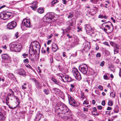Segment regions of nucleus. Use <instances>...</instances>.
Masks as SVG:
<instances>
[{
    "mask_svg": "<svg viewBox=\"0 0 121 121\" xmlns=\"http://www.w3.org/2000/svg\"><path fill=\"white\" fill-rule=\"evenodd\" d=\"M56 19V17L52 13H48L44 17L43 21L44 22L51 23L54 22Z\"/></svg>",
    "mask_w": 121,
    "mask_h": 121,
    "instance_id": "obj_2",
    "label": "nucleus"
},
{
    "mask_svg": "<svg viewBox=\"0 0 121 121\" xmlns=\"http://www.w3.org/2000/svg\"><path fill=\"white\" fill-rule=\"evenodd\" d=\"M112 25H113L111 22L108 21L102 24V27L103 29L104 28L112 27Z\"/></svg>",
    "mask_w": 121,
    "mask_h": 121,
    "instance_id": "obj_14",
    "label": "nucleus"
},
{
    "mask_svg": "<svg viewBox=\"0 0 121 121\" xmlns=\"http://www.w3.org/2000/svg\"><path fill=\"white\" fill-rule=\"evenodd\" d=\"M96 56L97 57H99L101 56V54L99 53H98L97 54Z\"/></svg>",
    "mask_w": 121,
    "mask_h": 121,
    "instance_id": "obj_47",
    "label": "nucleus"
},
{
    "mask_svg": "<svg viewBox=\"0 0 121 121\" xmlns=\"http://www.w3.org/2000/svg\"><path fill=\"white\" fill-rule=\"evenodd\" d=\"M32 48L34 47L36 48V50L39 51L40 48V46L39 43L37 41H34L31 43Z\"/></svg>",
    "mask_w": 121,
    "mask_h": 121,
    "instance_id": "obj_9",
    "label": "nucleus"
},
{
    "mask_svg": "<svg viewBox=\"0 0 121 121\" xmlns=\"http://www.w3.org/2000/svg\"><path fill=\"white\" fill-rule=\"evenodd\" d=\"M85 26V29L87 33L88 34L89 33H92V31L93 30L91 28L90 25V24H87Z\"/></svg>",
    "mask_w": 121,
    "mask_h": 121,
    "instance_id": "obj_15",
    "label": "nucleus"
},
{
    "mask_svg": "<svg viewBox=\"0 0 121 121\" xmlns=\"http://www.w3.org/2000/svg\"><path fill=\"white\" fill-rule=\"evenodd\" d=\"M5 117L2 112H0V121H4Z\"/></svg>",
    "mask_w": 121,
    "mask_h": 121,
    "instance_id": "obj_24",
    "label": "nucleus"
},
{
    "mask_svg": "<svg viewBox=\"0 0 121 121\" xmlns=\"http://www.w3.org/2000/svg\"><path fill=\"white\" fill-rule=\"evenodd\" d=\"M84 48L83 49L84 51H86L89 50L90 47V43L89 42H86L84 43L83 44Z\"/></svg>",
    "mask_w": 121,
    "mask_h": 121,
    "instance_id": "obj_16",
    "label": "nucleus"
},
{
    "mask_svg": "<svg viewBox=\"0 0 121 121\" xmlns=\"http://www.w3.org/2000/svg\"><path fill=\"white\" fill-rule=\"evenodd\" d=\"M1 58L3 60L5 61V63H10L11 61V58L10 56L6 54H4L1 55Z\"/></svg>",
    "mask_w": 121,
    "mask_h": 121,
    "instance_id": "obj_6",
    "label": "nucleus"
},
{
    "mask_svg": "<svg viewBox=\"0 0 121 121\" xmlns=\"http://www.w3.org/2000/svg\"><path fill=\"white\" fill-rule=\"evenodd\" d=\"M30 57L32 58H34V59H35L36 58V54H33L32 55H30V56H29Z\"/></svg>",
    "mask_w": 121,
    "mask_h": 121,
    "instance_id": "obj_38",
    "label": "nucleus"
},
{
    "mask_svg": "<svg viewBox=\"0 0 121 121\" xmlns=\"http://www.w3.org/2000/svg\"><path fill=\"white\" fill-rule=\"evenodd\" d=\"M111 45L112 46L114 47V48L117 49H119L120 47L119 45L117 44L114 42H111L110 43Z\"/></svg>",
    "mask_w": 121,
    "mask_h": 121,
    "instance_id": "obj_22",
    "label": "nucleus"
},
{
    "mask_svg": "<svg viewBox=\"0 0 121 121\" xmlns=\"http://www.w3.org/2000/svg\"><path fill=\"white\" fill-rule=\"evenodd\" d=\"M98 0H91L90 2L92 3L96 4L97 3Z\"/></svg>",
    "mask_w": 121,
    "mask_h": 121,
    "instance_id": "obj_37",
    "label": "nucleus"
},
{
    "mask_svg": "<svg viewBox=\"0 0 121 121\" xmlns=\"http://www.w3.org/2000/svg\"><path fill=\"white\" fill-rule=\"evenodd\" d=\"M55 111L58 115L63 117L67 121H74L73 116L66 105L61 103H58L55 109Z\"/></svg>",
    "mask_w": 121,
    "mask_h": 121,
    "instance_id": "obj_1",
    "label": "nucleus"
},
{
    "mask_svg": "<svg viewBox=\"0 0 121 121\" xmlns=\"http://www.w3.org/2000/svg\"><path fill=\"white\" fill-rule=\"evenodd\" d=\"M57 0H54L51 3V6L53 7V6L54 4L56 3L57 2Z\"/></svg>",
    "mask_w": 121,
    "mask_h": 121,
    "instance_id": "obj_30",
    "label": "nucleus"
},
{
    "mask_svg": "<svg viewBox=\"0 0 121 121\" xmlns=\"http://www.w3.org/2000/svg\"><path fill=\"white\" fill-rule=\"evenodd\" d=\"M44 92L45 94L46 95H48L49 93L48 90L46 89L44 90Z\"/></svg>",
    "mask_w": 121,
    "mask_h": 121,
    "instance_id": "obj_46",
    "label": "nucleus"
},
{
    "mask_svg": "<svg viewBox=\"0 0 121 121\" xmlns=\"http://www.w3.org/2000/svg\"><path fill=\"white\" fill-rule=\"evenodd\" d=\"M88 34L90 35L91 37H95L96 34L93 32V30L92 31V33H89Z\"/></svg>",
    "mask_w": 121,
    "mask_h": 121,
    "instance_id": "obj_29",
    "label": "nucleus"
},
{
    "mask_svg": "<svg viewBox=\"0 0 121 121\" xmlns=\"http://www.w3.org/2000/svg\"><path fill=\"white\" fill-rule=\"evenodd\" d=\"M119 52V50L118 49L114 48V54H116L118 53Z\"/></svg>",
    "mask_w": 121,
    "mask_h": 121,
    "instance_id": "obj_41",
    "label": "nucleus"
},
{
    "mask_svg": "<svg viewBox=\"0 0 121 121\" xmlns=\"http://www.w3.org/2000/svg\"><path fill=\"white\" fill-rule=\"evenodd\" d=\"M31 80L32 81H34L35 83H36L38 81V80H37L35 78H32L31 79Z\"/></svg>",
    "mask_w": 121,
    "mask_h": 121,
    "instance_id": "obj_48",
    "label": "nucleus"
},
{
    "mask_svg": "<svg viewBox=\"0 0 121 121\" xmlns=\"http://www.w3.org/2000/svg\"><path fill=\"white\" fill-rule=\"evenodd\" d=\"M8 85V84L7 82H5L2 85V86L3 87L5 86L6 87Z\"/></svg>",
    "mask_w": 121,
    "mask_h": 121,
    "instance_id": "obj_35",
    "label": "nucleus"
},
{
    "mask_svg": "<svg viewBox=\"0 0 121 121\" xmlns=\"http://www.w3.org/2000/svg\"><path fill=\"white\" fill-rule=\"evenodd\" d=\"M114 111L116 113H118L119 111L117 108V107L115 108L114 110Z\"/></svg>",
    "mask_w": 121,
    "mask_h": 121,
    "instance_id": "obj_44",
    "label": "nucleus"
},
{
    "mask_svg": "<svg viewBox=\"0 0 121 121\" xmlns=\"http://www.w3.org/2000/svg\"><path fill=\"white\" fill-rule=\"evenodd\" d=\"M9 47L10 50L14 52H20L22 48V46L20 43H17L15 42L10 43Z\"/></svg>",
    "mask_w": 121,
    "mask_h": 121,
    "instance_id": "obj_3",
    "label": "nucleus"
},
{
    "mask_svg": "<svg viewBox=\"0 0 121 121\" xmlns=\"http://www.w3.org/2000/svg\"><path fill=\"white\" fill-rule=\"evenodd\" d=\"M68 99L69 104L70 105L73 106H77V103L75 102L74 99L69 95L68 96Z\"/></svg>",
    "mask_w": 121,
    "mask_h": 121,
    "instance_id": "obj_11",
    "label": "nucleus"
},
{
    "mask_svg": "<svg viewBox=\"0 0 121 121\" xmlns=\"http://www.w3.org/2000/svg\"><path fill=\"white\" fill-rule=\"evenodd\" d=\"M22 24L26 27H30V22L29 20L28 19H24L22 21Z\"/></svg>",
    "mask_w": 121,
    "mask_h": 121,
    "instance_id": "obj_12",
    "label": "nucleus"
},
{
    "mask_svg": "<svg viewBox=\"0 0 121 121\" xmlns=\"http://www.w3.org/2000/svg\"><path fill=\"white\" fill-rule=\"evenodd\" d=\"M12 15V13L9 12H4L1 13L0 14V18L5 20L10 17Z\"/></svg>",
    "mask_w": 121,
    "mask_h": 121,
    "instance_id": "obj_4",
    "label": "nucleus"
},
{
    "mask_svg": "<svg viewBox=\"0 0 121 121\" xmlns=\"http://www.w3.org/2000/svg\"><path fill=\"white\" fill-rule=\"evenodd\" d=\"M104 45H107L108 46H110L108 44V42H104Z\"/></svg>",
    "mask_w": 121,
    "mask_h": 121,
    "instance_id": "obj_59",
    "label": "nucleus"
},
{
    "mask_svg": "<svg viewBox=\"0 0 121 121\" xmlns=\"http://www.w3.org/2000/svg\"><path fill=\"white\" fill-rule=\"evenodd\" d=\"M37 50H36V49L35 50L34 49L32 48V49H30L29 50V53L30 55L36 54Z\"/></svg>",
    "mask_w": 121,
    "mask_h": 121,
    "instance_id": "obj_19",
    "label": "nucleus"
},
{
    "mask_svg": "<svg viewBox=\"0 0 121 121\" xmlns=\"http://www.w3.org/2000/svg\"><path fill=\"white\" fill-rule=\"evenodd\" d=\"M17 26L16 22L14 21H12L8 24L7 25V28L8 29H12L16 27Z\"/></svg>",
    "mask_w": 121,
    "mask_h": 121,
    "instance_id": "obj_8",
    "label": "nucleus"
},
{
    "mask_svg": "<svg viewBox=\"0 0 121 121\" xmlns=\"http://www.w3.org/2000/svg\"><path fill=\"white\" fill-rule=\"evenodd\" d=\"M63 8L61 7V6H59L56 9V10L59 11L60 10H62L63 9Z\"/></svg>",
    "mask_w": 121,
    "mask_h": 121,
    "instance_id": "obj_39",
    "label": "nucleus"
},
{
    "mask_svg": "<svg viewBox=\"0 0 121 121\" xmlns=\"http://www.w3.org/2000/svg\"><path fill=\"white\" fill-rule=\"evenodd\" d=\"M61 77L64 82H70L72 81L71 78L69 76L66 75L61 76Z\"/></svg>",
    "mask_w": 121,
    "mask_h": 121,
    "instance_id": "obj_10",
    "label": "nucleus"
},
{
    "mask_svg": "<svg viewBox=\"0 0 121 121\" xmlns=\"http://www.w3.org/2000/svg\"><path fill=\"white\" fill-rule=\"evenodd\" d=\"M29 58L31 61L32 62H34V61L35 59H34V58H32L30 56H29Z\"/></svg>",
    "mask_w": 121,
    "mask_h": 121,
    "instance_id": "obj_61",
    "label": "nucleus"
},
{
    "mask_svg": "<svg viewBox=\"0 0 121 121\" xmlns=\"http://www.w3.org/2000/svg\"><path fill=\"white\" fill-rule=\"evenodd\" d=\"M101 104L103 106H104L105 105V100H103L101 102Z\"/></svg>",
    "mask_w": 121,
    "mask_h": 121,
    "instance_id": "obj_52",
    "label": "nucleus"
},
{
    "mask_svg": "<svg viewBox=\"0 0 121 121\" xmlns=\"http://www.w3.org/2000/svg\"><path fill=\"white\" fill-rule=\"evenodd\" d=\"M73 16V13L72 12L69 13V15L68 16V18H71Z\"/></svg>",
    "mask_w": 121,
    "mask_h": 121,
    "instance_id": "obj_34",
    "label": "nucleus"
},
{
    "mask_svg": "<svg viewBox=\"0 0 121 121\" xmlns=\"http://www.w3.org/2000/svg\"><path fill=\"white\" fill-rule=\"evenodd\" d=\"M52 40H48L47 42V44L48 45H49L50 43L51 42Z\"/></svg>",
    "mask_w": 121,
    "mask_h": 121,
    "instance_id": "obj_64",
    "label": "nucleus"
},
{
    "mask_svg": "<svg viewBox=\"0 0 121 121\" xmlns=\"http://www.w3.org/2000/svg\"><path fill=\"white\" fill-rule=\"evenodd\" d=\"M98 88L100 89V90H103V87L101 85L99 86H98Z\"/></svg>",
    "mask_w": 121,
    "mask_h": 121,
    "instance_id": "obj_54",
    "label": "nucleus"
},
{
    "mask_svg": "<svg viewBox=\"0 0 121 121\" xmlns=\"http://www.w3.org/2000/svg\"><path fill=\"white\" fill-rule=\"evenodd\" d=\"M9 97L7 96L6 99V104H7V103H8V100H9Z\"/></svg>",
    "mask_w": 121,
    "mask_h": 121,
    "instance_id": "obj_56",
    "label": "nucleus"
},
{
    "mask_svg": "<svg viewBox=\"0 0 121 121\" xmlns=\"http://www.w3.org/2000/svg\"><path fill=\"white\" fill-rule=\"evenodd\" d=\"M108 104L110 106H112L113 105V103L111 101H109L108 103Z\"/></svg>",
    "mask_w": 121,
    "mask_h": 121,
    "instance_id": "obj_36",
    "label": "nucleus"
},
{
    "mask_svg": "<svg viewBox=\"0 0 121 121\" xmlns=\"http://www.w3.org/2000/svg\"><path fill=\"white\" fill-rule=\"evenodd\" d=\"M86 15L87 16H88L89 17H91V16L93 15L92 14H91L90 13H87V14H86Z\"/></svg>",
    "mask_w": 121,
    "mask_h": 121,
    "instance_id": "obj_53",
    "label": "nucleus"
},
{
    "mask_svg": "<svg viewBox=\"0 0 121 121\" xmlns=\"http://www.w3.org/2000/svg\"><path fill=\"white\" fill-rule=\"evenodd\" d=\"M18 32H17L15 34V36L16 37V38H17L18 37Z\"/></svg>",
    "mask_w": 121,
    "mask_h": 121,
    "instance_id": "obj_55",
    "label": "nucleus"
},
{
    "mask_svg": "<svg viewBox=\"0 0 121 121\" xmlns=\"http://www.w3.org/2000/svg\"><path fill=\"white\" fill-rule=\"evenodd\" d=\"M110 97L113 98L115 97V94L113 92H112L110 94Z\"/></svg>",
    "mask_w": 121,
    "mask_h": 121,
    "instance_id": "obj_32",
    "label": "nucleus"
},
{
    "mask_svg": "<svg viewBox=\"0 0 121 121\" xmlns=\"http://www.w3.org/2000/svg\"><path fill=\"white\" fill-rule=\"evenodd\" d=\"M30 7L33 10H35L37 9L38 7L37 6H30Z\"/></svg>",
    "mask_w": 121,
    "mask_h": 121,
    "instance_id": "obj_33",
    "label": "nucleus"
},
{
    "mask_svg": "<svg viewBox=\"0 0 121 121\" xmlns=\"http://www.w3.org/2000/svg\"><path fill=\"white\" fill-rule=\"evenodd\" d=\"M62 30L63 31V34L64 35L67 32L68 30L67 29H65L64 30L63 29H62Z\"/></svg>",
    "mask_w": 121,
    "mask_h": 121,
    "instance_id": "obj_40",
    "label": "nucleus"
},
{
    "mask_svg": "<svg viewBox=\"0 0 121 121\" xmlns=\"http://www.w3.org/2000/svg\"><path fill=\"white\" fill-rule=\"evenodd\" d=\"M63 56L64 57H66V53L65 52H64L62 53Z\"/></svg>",
    "mask_w": 121,
    "mask_h": 121,
    "instance_id": "obj_63",
    "label": "nucleus"
},
{
    "mask_svg": "<svg viewBox=\"0 0 121 121\" xmlns=\"http://www.w3.org/2000/svg\"><path fill=\"white\" fill-rule=\"evenodd\" d=\"M72 72L76 78L78 80L81 79V75L78 69L75 68L73 69Z\"/></svg>",
    "mask_w": 121,
    "mask_h": 121,
    "instance_id": "obj_5",
    "label": "nucleus"
},
{
    "mask_svg": "<svg viewBox=\"0 0 121 121\" xmlns=\"http://www.w3.org/2000/svg\"><path fill=\"white\" fill-rule=\"evenodd\" d=\"M1 80L2 82H4V77H1Z\"/></svg>",
    "mask_w": 121,
    "mask_h": 121,
    "instance_id": "obj_62",
    "label": "nucleus"
},
{
    "mask_svg": "<svg viewBox=\"0 0 121 121\" xmlns=\"http://www.w3.org/2000/svg\"><path fill=\"white\" fill-rule=\"evenodd\" d=\"M23 62L25 63H28L29 62V61L28 59H26L23 60Z\"/></svg>",
    "mask_w": 121,
    "mask_h": 121,
    "instance_id": "obj_50",
    "label": "nucleus"
},
{
    "mask_svg": "<svg viewBox=\"0 0 121 121\" xmlns=\"http://www.w3.org/2000/svg\"><path fill=\"white\" fill-rule=\"evenodd\" d=\"M104 79H107L108 78V76L107 75H104Z\"/></svg>",
    "mask_w": 121,
    "mask_h": 121,
    "instance_id": "obj_57",
    "label": "nucleus"
},
{
    "mask_svg": "<svg viewBox=\"0 0 121 121\" xmlns=\"http://www.w3.org/2000/svg\"><path fill=\"white\" fill-rule=\"evenodd\" d=\"M9 91L11 92L12 93V95H14V93L13 91L12 90V89H10L9 90Z\"/></svg>",
    "mask_w": 121,
    "mask_h": 121,
    "instance_id": "obj_51",
    "label": "nucleus"
},
{
    "mask_svg": "<svg viewBox=\"0 0 121 121\" xmlns=\"http://www.w3.org/2000/svg\"><path fill=\"white\" fill-rule=\"evenodd\" d=\"M36 88L38 89H41L42 86V84L38 81L36 83H35Z\"/></svg>",
    "mask_w": 121,
    "mask_h": 121,
    "instance_id": "obj_20",
    "label": "nucleus"
},
{
    "mask_svg": "<svg viewBox=\"0 0 121 121\" xmlns=\"http://www.w3.org/2000/svg\"><path fill=\"white\" fill-rule=\"evenodd\" d=\"M18 73L20 75L26 76V73L25 71L22 69H19L17 71Z\"/></svg>",
    "mask_w": 121,
    "mask_h": 121,
    "instance_id": "obj_18",
    "label": "nucleus"
},
{
    "mask_svg": "<svg viewBox=\"0 0 121 121\" xmlns=\"http://www.w3.org/2000/svg\"><path fill=\"white\" fill-rule=\"evenodd\" d=\"M37 3L36 1H35L32 4V6H37Z\"/></svg>",
    "mask_w": 121,
    "mask_h": 121,
    "instance_id": "obj_42",
    "label": "nucleus"
},
{
    "mask_svg": "<svg viewBox=\"0 0 121 121\" xmlns=\"http://www.w3.org/2000/svg\"><path fill=\"white\" fill-rule=\"evenodd\" d=\"M73 23L71 22L70 21H68L66 22V25L68 26L67 29L68 31L73 30L74 28V26H73Z\"/></svg>",
    "mask_w": 121,
    "mask_h": 121,
    "instance_id": "obj_13",
    "label": "nucleus"
},
{
    "mask_svg": "<svg viewBox=\"0 0 121 121\" xmlns=\"http://www.w3.org/2000/svg\"><path fill=\"white\" fill-rule=\"evenodd\" d=\"M9 76H11L12 78L14 81H16V78L15 77L14 75L12 73L9 74Z\"/></svg>",
    "mask_w": 121,
    "mask_h": 121,
    "instance_id": "obj_28",
    "label": "nucleus"
},
{
    "mask_svg": "<svg viewBox=\"0 0 121 121\" xmlns=\"http://www.w3.org/2000/svg\"><path fill=\"white\" fill-rule=\"evenodd\" d=\"M84 97L85 96L84 93H82L81 94V98L83 99L84 98Z\"/></svg>",
    "mask_w": 121,
    "mask_h": 121,
    "instance_id": "obj_45",
    "label": "nucleus"
},
{
    "mask_svg": "<svg viewBox=\"0 0 121 121\" xmlns=\"http://www.w3.org/2000/svg\"><path fill=\"white\" fill-rule=\"evenodd\" d=\"M52 49L54 52H56L58 49L57 45L56 44H53L52 45Z\"/></svg>",
    "mask_w": 121,
    "mask_h": 121,
    "instance_id": "obj_21",
    "label": "nucleus"
},
{
    "mask_svg": "<svg viewBox=\"0 0 121 121\" xmlns=\"http://www.w3.org/2000/svg\"><path fill=\"white\" fill-rule=\"evenodd\" d=\"M82 31V27L81 26H78L77 27V32H81Z\"/></svg>",
    "mask_w": 121,
    "mask_h": 121,
    "instance_id": "obj_31",
    "label": "nucleus"
},
{
    "mask_svg": "<svg viewBox=\"0 0 121 121\" xmlns=\"http://www.w3.org/2000/svg\"><path fill=\"white\" fill-rule=\"evenodd\" d=\"M62 2L64 4H66L67 3L66 1L65 0H62Z\"/></svg>",
    "mask_w": 121,
    "mask_h": 121,
    "instance_id": "obj_60",
    "label": "nucleus"
},
{
    "mask_svg": "<svg viewBox=\"0 0 121 121\" xmlns=\"http://www.w3.org/2000/svg\"><path fill=\"white\" fill-rule=\"evenodd\" d=\"M103 29L105 32L107 33H109L112 32L113 31L114 27L113 25H112V27L104 28Z\"/></svg>",
    "mask_w": 121,
    "mask_h": 121,
    "instance_id": "obj_17",
    "label": "nucleus"
},
{
    "mask_svg": "<svg viewBox=\"0 0 121 121\" xmlns=\"http://www.w3.org/2000/svg\"><path fill=\"white\" fill-rule=\"evenodd\" d=\"M22 55L24 58H26V56H28V54H23Z\"/></svg>",
    "mask_w": 121,
    "mask_h": 121,
    "instance_id": "obj_58",
    "label": "nucleus"
},
{
    "mask_svg": "<svg viewBox=\"0 0 121 121\" xmlns=\"http://www.w3.org/2000/svg\"><path fill=\"white\" fill-rule=\"evenodd\" d=\"M52 80L55 84L59 85L60 83L55 78H52Z\"/></svg>",
    "mask_w": 121,
    "mask_h": 121,
    "instance_id": "obj_27",
    "label": "nucleus"
},
{
    "mask_svg": "<svg viewBox=\"0 0 121 121\" xmlns=\"http://www.w3.org/2000/svg\"><path fill=\"white\" fill-rule=\"evenodd\" d=\"M104 61H102L100 63V65L101 66H103L104 64Z\"/></svg>",
    "mask_w": 121,
    "mask_h": 121,
    "instance_id": "obj_49",
    "label": "nucleus"
},
{
    "mask_svg": "<svg viewBox=\"0 0 121 121\" xmlns=\"http://www.w3.org/2000/svg\"><path fill=\"white\" fill-rule=\"evenodd\" d=\"M70 86L71 87L69 91L71 92H73V90L75 89V85L74 84H71Z\"/></svg>",
    "mask_w": 121,
    "mask_h": 121,
    "instance_id": "obj_26",
    "label": "nucleus"
},
{
    "mask_svg": "<svg viewBox=\"0 0 121 121\" xmlns=\"http://www.w3.org/2000/svg\"><path fill=\"white\" fill-rule=\"evenodd\" d=\"M80 70L83 74L86 73L88 70V67L85 64L80 65L79 68Z\"/></svg>",
    "mask_w": 121,
    "mask_h": 121,
    "instance_id": "obj_7",
    "label": "nucleus"
},
{
    "mask_svg": "<svg viewBox=\"0 0 121 121\" xmlns=\"http://www.w3.org/2000/svg\"><path fill=\"white\" fill-rule=\"evenodd\" d=\"M37 12L40 14H42L44 12L43 9L42 8H39L37 10Z\"/></svg>",
    "mask_w": 121,
    "mask_h": 121,
    "instance_id": "obj_25",
    "label": "nucleus"
},
{
    "mask_svg": "<svg viewBox=\"0 0 121 121\" xmlns=\"http://www.w3.org/2000/svg\"><path fill=\"white\" fill-rule=\"evenodd\" d=\"M42 115V114H41L40 112H39L37 113V115L36 117V119H38L37 121H39L40 120Z\"/></svg>",
    "mask_w": 121,
    "mask_h": 121,
    "instance_id": "obj_23",
    "label": "nucleus"
},
{
    "mask_svg": "<svg viewBox=\"0 0 121 121\" xmlns=\"http://www.w3.org/2000/svg\"><path fill=\"white\" fill-rule=\"evenodd\" d=\"M92 114L94 115H99V114L98 113H95V111H93L91 113Z\"/></svg>",
    "mask_w": 121,
    "mask_h": 121,
    "instance_id": "obj_43",
    "label": "nucleus"
}]
</instances>
